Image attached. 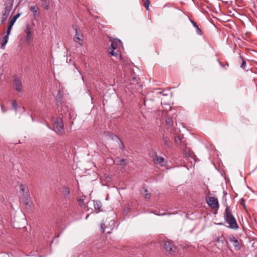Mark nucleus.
I'll use <instances>...</instances> for the list:
<instances>
[{"label":"nucleus","mask_w":257,"mask_h":257,"mask_svg":"<svg viewBox=\"0 0 257 257\" xmlns=\"http://www.w3.org/2000/svg\"><path fill=\"white\" fill-rule=\"evenodd\" d=\"M224 217L226 222L229 225V228L234 229H236L238 228L235 218L232 214L228 206L226 207Z\"/></svg>","instance_id":"nucleus-1"},{"label":"nucleus","mask_w":257,"mask_h":257,"mask_svg":"<svg viewBox=\"0 0 257 257\" xmlns=\"http://www.w3.org/2000/svg\"><path fill=\"white\" fill-rule=\"evenodd\" d=\"M111 42V47L108 48V52L112 56L117 58L119 56V50L118 47L121 44V42L118 39L112 40L110 39Z\"/></svg>","instance_id":"nucleus-2"},{"label":"nucleus","mask_w":257,"mask_h":257,"mask_svg":"<svg viewBox=\"0 0 257 257\" xmlns=\"http://www.w3.org/2000/svg\"><path fill=\"white\" fill-rule=\"evenodd\" d=\"M52 121L54 123V131L59 134H62L64 130L62 118L58 117H54L52 118Z\"/></svg>","instance_id":"nucleus-3"},{"label":"nucleus","mask_w":257,"mask_h":257,"mask_svg":"<svg viewBox=\"0 0 257 257\" xmlns=\"http://www.w3.org/2000/svg\"><path fill=\"white\" fill-rule=\"evenodd\" d=\"M162 245L170 254H173L175 251L176 247L168 241H163Z\"/></svg>","instance_id":"nucleus-4"},{"label":"nucleus","mask_w":257,"mask_h":257,"mask_svg":"<svg viewBox=\"0 0 257 257\" xmlns=\"http://www.w3.org/2000/svg\"><path fill=\"white\" fill-rule=\"evenodd\" d=\"M14 87L15 90L18 92H22L23 91V86L22 82L20 80L17 76H15L14 78Z\"/></svg>","instance_id":"nucleus-5"},{"label":"nucleus","mask_w":257,"mask_h":257,"mask_svg":"<svg viewBox=\"0 0 257 257\" xmlns=\"http://www.w3.org/2000/svg\"><path fill=\"white\" fill-rule=\"evenodd\" d=\"M228 239L232 242L236 250H239L240 249L239 243L237 239L233 235H230L228 236Z\"/></svg>","instance_id":"nucleus-6"},{"label":"nucleus","mask_w":257,"mask_h":257,"mask_svg":"<svg viewBox=\"0 0 257 257\" xmlns=\"http://www.w3.org/2000/svg\"><path fill=\"white\" fill-rule=\"evenodd\" d=\"M208 205L213 209L219 207L218 200L214 197H210L207 201Z\"/></svg>","instance_id":"nucleus-7"},{"label":"nucleus","mask_w":257,"mask_h":257,"mask_svg":"<svg viewBox=\"0 0 257 257\" xmlns=\"http://www.w3.org/2000/svg\"><path fill=\"white\" fill-rule=\"evenodd\" d=\"M104 134L106 136L108 137V138H110L111 140H114L115 141H116L117 142H120L121 144V146H120V148L121 150H123L124 149V146L122 144V142L120 141L119 138L115 135L109 133V132H106L104 133Z\"/></svg>","instance_id":"nucleus-8"},{"label":"nucleus","mask_w":257,"mask_h":257,"mask_svg":"<svg viewBox=\"0 0 257 257\" xmlns=\"http://www.w3.org/2000/svg\"><path fill=\"white\" fill-rule=\"evenodd\" d=\"M82 37V35L80 30L77 28L75 29V36L74 38V40L77 42L80 45L82 46V43H80L82 41L81 37Z\"/></svg>","instance_id":"nucleus-9"},{"label":"nucleus","mask_w":257,"mask_h":257,"mask_svg":"<svg viewBox=\"0 0 257 257\" xmlns=\"http://www.w3.org/2000/svg\"><path fill=\"white\" fill-rule=\"evenodd\" d=\"M20 15L21 14L20 13L17 14L12 18V19L10 21L8 26V30L7 32V33H8V35H9L10 34L13 26L14 25L17 20L18 19V18L20 16Z\"/></svg>","instance_id":"nucleus-10"},{"label":"nucleus","mask_w":257,"mask_h":257,"mask_svg":"<svg viewBox=\"0 0 257 257\" xmlns=\"http://www.w3.org/2000/svg\"><path fill=\"white\" fill-rule=\"evenodd\" d=\"M154 161L155 164H160L162 166L165 165V162L164 158L162 157L158 156L157 155H155L154 158Z\"/></svg>","instance_id":"nucleus-11"},{"label":"nucleus","mask_w":257,"mask_h":257,"mask_svg":"<svg viewBox=\"0 0 257 257\" xmlns=\"http://www.w3.org/2000/svg\"><path fill=\"white\" fill-rule=\"evenodd\" d=\"M20 189L21 193L23 195V196H27V198H28L29 194H28V187L24 184H20Z\"/></svg>","instance_id":"nucleus-12"},{"label":"nucleus","mask_w":257,"mask_h":257,"mask_svg":"<svg viewBox=\"0 0 257 257\" xmlns=\"http://www.w3.org/2000/svg\"><path fill=\"white\" fill-rule=\"evenodd\" d=\"M162 140L165 145L168 148H171L172 147V143L169 138L165 136H163L162 137Z\"/></svg>","instance_id":"nucleus-13"},{"label":"nucleus","mask_w":257,"mask_h":257,"mask_svg":"<svg viewBox=\"0 0 257 257\" xmlns=\"http://www.w3.org/2000/svg\"><path fill=\"white\" fill-rule=\"evenodd\" d=\"M25 33L27 35V40L28 41L31 38L32 36L31 30L28 25H27L26 26Z\"/></svg>","instance_id":"nucleus-14"},{"label":"nucleus","mask_w":257,"mask_h":257,"mask_svg":"<svg viewBox=\"0 0 257 257\" xmlns=\"http://www.w3.org/2000/svg\"><path fill=\"white\" fill-rule=\"evenodd\" d=\"M11 9H12L11 6H9V7H6L5 8V12L3 14L4 18H5L6 19L7 18V17H8V16L9 15L10 12L11 11Z\"/></svg>","instance_id":"nucleus-15"},{"label":"nucleus","mask_w":257,"mask_h":257,"mask_svg":"<svg viewBox=\"0 0 257 257\" xmlns=\"http://www.w3.org/2000/svg\"><path fill=\"white\" fill-rule=\"evenodd\" d=\"M63 95L60 91H59L56 96V104L59 106L61 104V101L62 99Z\"/></svg>","instance_id":"nucleus-16"},{"label":"nucleus","mask_w":257,"mask_h":257,"mask_svg":"<svg viewBox=\"0 0 257 257\" xmlns=\"http://www.w3.org/2000/svg\"><path fill=\"white\" fill-rule=\"evenodd\" d=\"M31 12L33 13V15L36 17L38 16L39 12H38V8L36 6H31L30 8Z\"/></svg>","instance_id":"nucleus-17"},{"label":"nucleus","mask_w":257,"mask_h":257,"mask_svg":"<svg viewBox=\"0 0 257 257\" xmlns=\"http://www.w3.org/2000/svg\"><path fill=\"white\" fill-rule=\"evenodd\" d=\"M8 35H8V33H7V35L3 38V43L1 45V48H2V49H5L6 45L8 43V39H9Z\"/></svg>","instance_id":"nucleus-18"},{"label":"nucleus","mask_w":257,"mask_h":257,"mask_svg":"<svg viewBox=\"0 0 257 257\" xmlns=\"http://www.w3.org/2000/svg\"><path fill=\"white\" fill-rule=\"evenodd\" d=\"M42 6L43 8L46 10L49 9V2L48 0H42Z\"/></svg>","instance_id":"nucleus-19"},{"label":"nucleus","mask_w":257,"mask_h":257,"mask_svg":"<svg viewBox=\"0 0 257 257\" xmlns=\"http://www.w3.org/2000/svg\"><path fill=\"white\" fill-rule=\"evenodd\" d=\"M62 193L64 196H67L70 193V190L68 187H63L62 189Z\"/></svg>","instance_id":"nucleus-20"},{"label":"nucleus","mask_w":257,"mask_h":257,"mask_svg":"<svg viewBox=\"0 0 257 257\" xmlns=\"http://www.w3.org/2000/svg\"><path fill=\"white\" fill-rule=\"evenodd\" d=\"M12 106H13V108L15 110L16 112L17 111V110L19 108H21V109L22 108L21 106L18 107L17 101L15 100H14L13 101Z\"/></svg>","instance_id":"nucleus-21"},{"label":"nucleus","mask_w":257,"mask_h":257,"mask_svg":"<svg viewBox=\"0 0 257 257\" xmlns=\"http://www.w3.org/2000/svg\"><path fill=\"white\" fill-rule=\"evenodd\" d=\"M153 101V99L152 98H148V96H146L145 97V99H144V104L145 106H149V102H152Z\"/></svg>","instance_id":"nucleus-22"},{"label":"nucleus","mask_w":257,"mask_h":257,"mask_svg":"<svg viewBox=\"0 0 257 257\" xmlns=\"http://www.w3.org/2000/svg\"><path fill=\"white\" fill-rule=\"evenodd\" d=\"M191 23H192L193 26L196 29V32L198 35H201V30L198 27L196 23H195L193 21H191Z\"/></svg>","instance_id":"nucleus-23"},{"label":"nucleus","mask_w":257,"mask_h":257,"mask_svg":"<svg viewBox=\"0 0 257 257\" xmlns=\"http://www.w3.org/2000/svg\"><path fill=\"white\" fill-rule=\"evenodd\" d=\"M94 207L95 209H99L101 207V203L100 201H95L94 202Z\"/></svg>","instance_id":"nucleus-24"},{"label":"nucleus","mask_w":257,"mask_h":257,"mask_svg":"<svg viewBox=\"0 0 257 257\" xmlns=\"http://www.w3.org/2000/svg\"><path fill=\"white\" fill-rule=\"evenodd\" d=\"M166 124L168 126H172L173 125V120L171 117H168L166 120Z\"/></svg>","instance_id":"nucleus-25"},{"label":"nucleus","mask_w":257,"mask_h":257,"mask_svg":"<svg viewBox=\"0 0 257 257\" xmlns=\"http://www.w3.org/2000/svg\"><path fill=\"white\" fill-rule=\"evenodd\" d=\"M117 164L120 165L123 167H125L126 166V163L125 160L123 159H120L117 162Z\"/></svg>","instance_id":"nucleus-26"},{"label":"nucleus","mask_w":257,"mask_h":257,"mask_svg":"<svg viewBox=\"0 0 257 257\" xmlns=\"http://www.w3.org/2000/svg\"><path fill=\"white\" fill-rule=\"evenodd\" d=\"M175 142L177 145H179L181 143V139L179 137L177 136L175 138Z\"/></svg>","instance_id":"nucleus-27"},{"label":"nucleus","mask_w":257,"mask_h":257,"mask_svg":"<svg viewBox=\"0 0 257 257\" xmlns=\"http://www.w3.org/2000/svg\"><path fill=\"white\" fill-rule=\"evenodd\" d=\"M149 6H150L149 0H146L144 3V7L146 8L147 10H149Z\"/></svg>","instance_id":"nucleus-28"},{"label":"nucleus","mask_w":257,"mask_h":257,"mask_svg":"<svg viewBox=\"0 0 257 257\" xmlns=\"http://www.w3.org/2000/svg\"><path fill=\"white\" fill-rule=\"evenodd\" d=\"M24 197L25 198V202L26 204L29 205L30 203V200H29L30 197L29 196V197L27 198V196H24Z\"/></svg>","instance_id":"nucleus-29"},{"label":"nucleus","mask_w":257,"mask_h":257,"mask_svg":"<svg viewBox=\"0 0 257 257\" xmlns=\"http://www.w3.org/2000/svg\"><path fill=\"white\" fill-rule=\"evenodd\" d=\"M145 198L148 199H149L151 197V194L148 193L147 190H145Z\"/></svg>","instance_id":"nucleus-30"},{"label":"nucleus","mask_w":257,"mask_h":257,"mask_svg":"<svg viewBox=\"0 0 257 257\" xmlns=\"http://www.w3.org/2000/svg\"><path fill=\"white\" fill-rule=\"evenodd\" d=\"M245 65H246L245 61L244 60H242V63H241V66H240L241 68H242L243 69L244 68Z\"/></svg>","instance_id":"nucleus-31"},{"label":"nucleus","mask_w":257,"mask_h":257,"mask_svg":"<svg viewBox=\"0 0 257 257\" xmlns=\"http://www.w3.org/2000/svg\"><path fill=\"white\" fill-rule=\"evenodd\" d=\"M104 226H105V224L104 223H101V231L102 232H104V230H105Z\"/></svg>","instance_id":"nucleus-32"},{"label":"nucleus","mask_w":257,"mask_h":257,"mask_svg":"<svg viewBox=\"0 0 257 257\" xmlns=\"http://www.w3.org/2000/svg\"><path fill=\"white\" fill-rule=\"evenodd\" d=\"M109 224H111V225H114V221L113 220H111L110 221V223Z\"/></svg>","instance_id":"nucleus-33"},{"label":"nucleus","mask_w":257,"mask_h":257,"mask_svg":"<svg viewBox=\"0 0 257 257\" xmlns=\"http://www.w3.org/2000/svg\"><path fill=\"white\" fill-rule=\"evenodd\" d=\"M155 214H158L159 215H161V216H163V215H166V213H162V214H157L156 213H154Z\"/></svg>","instance_id":"nucleus-34"},{"label":"nucleus","mask_w":257,"mask_h":257,"mask_svg":"<svg viewBox=\"0 0 257 257\" xmlns=\"http://www.w3.org/2000/svg\"><path fill=\"white\" fill-rule=\"evenodd\" d=\"M2 111H3V112H5L4 108L3 106H2Z\"/></svg>","instance_id":"nucleus-35"},{"label":"nucleus","mask_w":257,"mask_h":257,"mask_svg":"<svg viewBox=\"0 0 257 257\" xmlns=\"http://www.w3.org/2000/svg\"><path fill=\"white\" fill-rule=\"evenodd\" d=\"M244 201V199L243 198H241L240 199V203H241L242 202H243Z\"/></svg>","instance_id":"nucleus-36"},{"label":"nucleus","mask_w":257,"mask_h":257,"mask_svg":"<svg viewBox=\"0 0 257 257\" xmlns=\"http://www.w3.org/2000/svg\"><path fill=\"white\" fill-rule=\"evenodd\" d=\"M111 230H112V228H111V229H110V230L107 231V233H110L111 232Z\"/></svg>","instance_id":"nucleus-37"},{"label":"nucleus","mask_w":257,"mask_h":257,"mask_svg":"<svg viewBox=\"0 0 257 257\" xmlns=\"http://www.w3.org/2000/svg\"><path fill=\"white\" fill-rule=\"evenodd\" d=\"M158 93L162 94V93H163V92H159Z\"/></svg>","instance_id":"nucleus-38"},{"label":"nucleus","mask_w":257,"mask_h":257,"mask_svg":"<svg viewBox=\"0 0 257 257\" xmlns=\"http://www.w3.org/2000/svg\"><path fill=\"white\" fill-rule=\"evenodd\" d=\"M47 126L48 127V128H50V126L48 125Z\"/></svg>","instance_id":"nucleus-39"},{"label":"nucleus","mask_w":257,"mask_h":257,"mask_svg":"<svg viewBox=\"0 0 257 257\" xmlns=\"http://www.w3.org/2000/svg\"><path fill=\"white\" fill-rule=\"evenodd\" d=\"M22 109H23V110H25V108H24V107H23V108H22Z\"/></svg>","instance_id":"nucleus-40"}]
</instances>
